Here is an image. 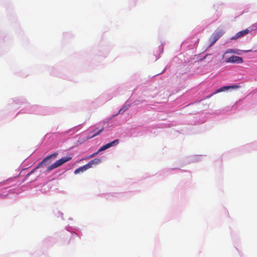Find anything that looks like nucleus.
I'll list each match as a JSON object with an SVG mask.
<instances>
[{"instance_id": "nucleus-5", "label": "nucleus", "mask_w": 257, "mask_h": 257, "mask_svg": "<svg viewBox=\"0 0 257 257\" xmlns=\"http://www.w3.org/2000/svg\"><path fill=\"white\" fill-rule=\"evenodd\" d=\"M223 34V32L222 31H219L214 33L210 39V44L209 46H212Z\"/></svg>"}, {"instance_id": "nucleus-7", "label": "nucleus", "mask_w": 257, "mask_h": 257, "mask_svg": "<svg viewBox=\"0 0 257 257\" xmlns=\"http://www.w3.org/2000/svg\"><path fill=\"white\" fill-rule=\"evenodd\" d=\"M249 32V30L248 29H245L244 30L241 31L239 32H238L235 36L232 37V39H237L239 37H242L247 34H248Z\"/></svg>"}, {"instance_id": "nucleus-9", "label": "nucleus", "mask_w": 257, "mask_h": 257, "mask_svg": "<svg viewBox=\"0 0 257 257\" xmlns=\"http://www.w3.org/2000/svg\"><path fill=\"white\" fill-rule=\"evenodd\" d=\"M100 162H101V160L100 159L95 158V159L90 161V162H89L87 163V165H88V167H89L90 168L92 167L93 165L98 164L99 163H100Z\"/></svg>"}, {"instance_id": "nucleus-2", "label": "nucleus", "mask_w": 257, "mask_h": 257, "mask_svg": "<svg viewBox=\"0 0 257 257\" xmlns=\"http://www.w3.org/2000/svg\"><path fill=\"white\" fill-rule=\"evenodd\" d=\"M71 157H66L62 158L61 159L57 160L56 162H55L54 163L49 166L47 169L46 170L45 173H48L53 169L61 166L65 163H66L68 161H69L71 159Z\"/></svg>"}, {"instance_id": "nucleus-10", "label": "nucleus", "mask_w": 257, "mask_h": 257, "mask_svg": "<svg viewBox=\"0 0 257 257\" xmlns=\"http://www.w3.org/2000/svg\"><path fill=\"white\" fill-rule=\"evenodd\" d=\"M100 162H101V160L100 159L95 158V159L90 161V162H89L87 163V165H88V167H89L90 168L92 167L93 165L98 164L99 163H100Z\"/></svg>"}, {"instance_id": "nucleus-13", "label": "nucleus", "mask_w": 257, "mask_h": 257, "mask_svg": "<svg viewBox=\"0 0 257 257\" xmlns=\"http://www.w3.org/2000/svg\"><path fill=\"white\" fill-rule=\"evenodd\" d=\"M100 152H98V150L95 153H94L93 154H92V155H90L88 158H93L94 157H95V156H96Z\"/></svg>"}, {"instance_id": "nucleus-14", "label": "nucleus", "mask_w": 257, "mask_h": 257, "mask_svg": "<svg viewBox=\"0 0 257 257\" xmlns=\"http://www.w3.org/2000/svg\"><path fill=\"white\" fill-rule=\"evenodd\" d=\"M126 107H122V108L120 109L119 110V113H120L121 111L123 112L126 109Z\"/></svg>"}, {"instance_id": "nucleus-6", "label": "nucleus", "mask_w": 257, "mask_h": 257, "mask_svg": "<svg viewBox=\"0 0 257 257\" xmlns=\"http://www.w3.org/2000/svg\"><path fill=\"white\" fill-rule=\"evenodd\" d=\"M103 130V128L102 127L100 129H98L96 128L93 132H90L91 135L87 136L86 138V140L90 139L91 138H94V137L98 135L101 132H102Z\"/></svg>"}, {"instance_id": "nucleus-1", "label": "nucleus", "mask_w": 257, "mask_h": 257, "mask_svg": "<svg viewBox=\"0 0 257 257\" xmlns=\"http://www.w3.org/2000/svg\"><path fill=\"white\" fill-rule=\"evenodd\" d=\"M58 155V153L57 152H55L54 153H53L52 154L46 157L45 159H44L38 165V166L36 167V168L34 169L33 170H32L31 172H30V173H29L27 176H30V175H31L33 172L34 171L38 169V168H41V167H44V166H47L48 164H49L50 162V160L51 159H55L56 158V157L57 156V155Z\"/></svg>"}, {"instance_id": "nucleus-8", "label": "nucleus", "mask_w": 257, "mask_h": 257, "mask_svg": "<svg viewBox=\"0 0 257 257\" xmlns=\"http://www.w3.org/2000/svg\"><path fill=\"white\" fill-rule=\"evenodd\" d=\"M90 168L88 167V165L87 164L82 166V167H80L78 168H77V169H76L74 171V174H77L78 173H79L80 172H83L86 170H87V169H89Z\"/></svg>"}, {"instance_id": "nucleus-4", "label": "nucleus", "mask_w": 257, "mask_h": 257, "mask_svg": "<svg viewBox=\"0 0 257 257\" xmlns=\"http://www.w3.org/2000/svg\"><path fill=\"white\" fill-rule=\"evenodd\" d=\"M226 63H241L243 62V59L241 57L237 56H231L229 58H226L225 60Z\"/></svg>"}, {"instance_id": "nucleus-15", "label": "nucleus", "mask_w": 257, "mask_h": 257, "mask_svg": "<svg viewBox=\"0 0 257 257\" xmlns=\"http://www.w3.org/2000/svg\"><path fill=\"white\" fill-rule=\"evenodd\" d=\"M118 143V140H115L113 141V146L117 145Z\"/></svg>"}, {"instance_id": "nucleus-3", "label": "nucleus", "mask_w": 257, "mask_h": 257, "mask_svg": "<svg viewBox=\"0 0 257 257\" xmlns=\"http://www.w3.org/2000/svg\"><path fill=\"white\" fill-rule=\"evenodd\" d=\"M239 88V86L238 85H231V86H223V87H222L217 89L216 90V91L215 92H214L213 94H211V95L206 96V98H209L213 95H214V94H215L216 93H219V92H222V91H225V90H228L230 88L236 89V88Z\"/></svg>"}, {"instance_id": "nucleus-11", "label": "nucleus", "mask_w": 257, "mask_h": 257, "mask_svg": "<svg viewBox=\"0 0 257 257\" xmlns=\"http://www.w3.org/2000/svg\"><path fill=\"white\" fill-rule=\"evenodd\" d=\"M112 146V142H110L107 144L102 146L101 147H100L99 150L98 152H102L103 151Z\"/></svg>"}, {"instance_id": "nucleus-12", "label": "nucleus", "mask_w": 257, "mask_h": 257, "mask_svg": "<svg viewBox=\"0 0 257 257\" xmlns=\"http://www.w3.org/2000/svg\"><path fill=\"white\" fill-rule=\"evenodd\" d=\"M235 53V52L234 50L233 49H228L226 51L225 53H224V54L223 55V57L224 58L225 57V55L227 54V53Z\"/></svg>"}]
</instances>
